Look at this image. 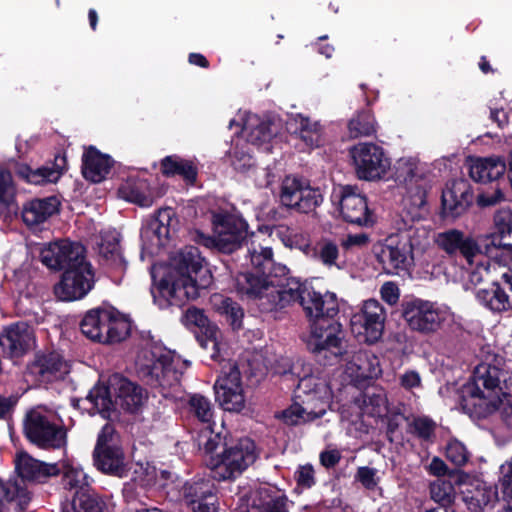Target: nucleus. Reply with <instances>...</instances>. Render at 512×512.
<instances>
[{
    "label": "nucleus",
    "instance_id": "1",
    "mask_svg": "<svg viewBox=\"0 0 512 512\" xmlns=\"http://www.w3.org/2000/svg\"><path fill=\"white\" fill-rule=\"evenodd\" d=\"M211 283V274L204 265L199 251L188 247L180 251L171 262L167 275L160 281L154 300L160 308L181 306L196 299L200 289Z\"/></svg>",
    "mask_w": 512,
    "mask_h": 512
},
{
    "label": "nucleus",
    "instance_id": "2",
    "mask_svg": "<svg viewBox=\"0 0 512 512\" xmlns=\"http://www.w3.org/2000/svg\"><path fill=\"white\" fill-rule=\"evenodd\" d=\"M509 385L506 373L489 363L479 364L470 381L460 389V401L464 411L478 417H486L500 409L501 418L512 430V395L502 393L500 386Z\"/></svg>",
    "mask_w": 512,
    "mask_h": 512
},
{
    "label": "nucleus",
    "instance_id": "3",
    "mask_svg": "<svg viewBox=\"0 0 512 512\" xmlns=\"http://www.w3.org/2000/svg\"><path fill=\"white\" fill-rule=\"evenodd\" d=\"M253 270L239 273L235 278L237 292L248 299L257 301L262 312H266L263 306L264 299H269V294L279 295L286 289V282L293 279L288 277L289 269L276 263L270 247H264L255 241L247 248Z\"/></svg>",
    "mask_w": 512,
    "mask_h": 512
},
{
    "label": "nucleus",
    "instance_id": "4",
    "mask_svg": "<svg viewBox=\"0 0 512 512\" xmlns=\"http://www.w3.org/2000/svg\"><path fill=\"white\" fill-rule=\"evenodd\" d=\"M187 365V361L182 362L169 350L155 343L141 348L135 360L138 376L157 389L164 398L175 401L183 396L181 369Z\"/></svg>",
    "mask_w": 512,
    "mask_h": 512
},
{
    "label": "nucleus",
    "instance_id": "5",
    "mask_svg": "<svg viewBox=\"0 0 512 512\" xmlns=\"http://www.w3.org/2000/svg\"><path fill=\"white\" fill-rule=\"evenodd\" d=\"M268 298L263 301L266 312L277 311L299 301L311 323L334 319L339 313V304L334 293L321 294L296 278L286 282V289L282 293L274 296L270 293Z\"/></svg>",
    "mask_w": 512,
    "mask_h": 512
},
{
    "label": "nucleus",
    "instance_id": "6",
    "mask_svg": "<svg viewBox=\"0 0 512 512\" xmlns=\"http://www.w3.org/2000/svg\"><path fill=\"white\" fill-rule=\"evenodd\" d=\"M294 393L302 404L294 403L282 412V418L288 425H298L322 417L332 396L326 378L316 374L300 377Z\"/></svg>",
    "mask_w": 512,
    "mask_h": 512
},
{
    "label": "nucleus",
    "instance_id": "7",
    "mask_svg": "<svg viewBox=\"0 0 512 512\" xmlns=\"http://www.w3.org/2000/svg\"><path fill=\"white\" fill-rule=\"evenodd\" d=\"M428 244V232L423 227L403 222L398 232L386 239L378 259L388 273L398 274L407 270L415 253H422Z\"/></svg>",
    "mask_w": 512,
    "mask_h": 512
},
{
    "label": "nucleus",
    "instance_id": "8",
    "mask_svg": "<svg viewBox=\"0 0 512 512\" xmlns=\"http://www.w3.org/2000/svg\"><path fill=\"white\" fill-rule=\"evenodd\" d=\"M87 399L100 414L108 417L117 405L130 412L137 411L147 400V394L136 383L114 374L109 378L107 385L94 386Z\"/></svg>",
    "mask_w": 512,
    "mask_h": 512
},
{
    "label": "nucleus",
    "instance_id": "9",
    "mask_svg": "<svg viewBox=\"0 0 512 512\" xmlns=\"http://www.w3.org/2000/svg\"><path fill=\"white\" fill-rule=\"evenodd\" d=\"M26 438L43 449H60L67 443V432L56 411L45 405L29 409L23 420Z\"/></svg>",
    "mask_w": 512,
    "mask_h": 512
},
{
    "label": "nucleus",
    "instance_id": "10",
    "mask_svg": "<svg viewBox=\"0 0 512 512\" xmlns=\"http://www.w3.org/2000/svg\"><path fill=\"white\" fill-rule=\"evenodd\" d=\"M80 328L92 341L113 344L129 336L131 323L114 307L102 306L88 311L81 321Z\"/></svg>",
    "mask_w": 512,
    "mask_h": 512
},
{
    "label": "nucleus",
    "instance_id": "11",
    "mask_svg": "<svg viewBox=\"0 0 512 512\" xmlns=\"http://www.w3.org/2000/svg\"><path fill=\"white\" fill-rule=\"evenodd\" d=\"M256 445L250 438H241L226 444L223 450L207 459L212 477L218 481L240 476L257 459Z\"/></svg>",
    "mask_w": 512,
    "mask_h": 512
},
{
    "label": "nucleus",
    "instance_id": "12",
    "mask_svg": "<svg viewBox=\"0 0 512 512\" xmlns=\"http://www.w3.org/2000/svg\"><path fill=\"white\" fill-rule=\"evenodd\" d=\"M213 235L196 231L194 240L207 247L216 248L224 253H231L245 239L248 225L246 221L230 213L214 212L212 214Z\"/></svg>",
    "mask_w": 512,
    "mask_h": 512
},
{
    "label": "nucleus",
    "instance_id": "13",
    "mask_svg": "<svg viewBox=\"0 0 512 512\" xmlns=\"http://www.w3.org/2000/svg\"><path fill=\"white\" fill-rule=\"evenodd\" d=\"M60 471L66 490L74 491L71 501L63 506L62 512H102L103 504L88 491V477L83 469L70 461H63Z\"/></svg>",
    "mask_w": 512,
    "mask_h": 512
},
{
    "label": "nucleus",
    "instance_id": "14",
    "mask_svg": "<svg viewBox=\"0 0 512 512\" xmlns=\"http://www.w3.org/2000/svg\"><path fill=\"white\" fill-rule=\"evenodd\" d=\"M356 175L365 181L384 178L390 169V159L382 147L370 142H362L350 150Z\"/></svg>",
    "mask_w": 512,
    "mask_h": 512
},
{
    "label": "nucleus",
    "instance_id": "15",
    "mask_svg": "<svg viewBox=\"0 0 512 512\" xmlns=\"http://www.w3.org/2000/svg\"><path fill=\"white\" fill-rule=\"evenodd\" d=\"M95 282L91 264L85 257L66 269L61 281L55 285L54 292L61 301H74L83 298L93 288Z\"/></svg>",
    "mask_w": 512,
    "mask_h": 512
},
{
    "label": "nucleus",
    "instance_id": "16",
    "mask_svg": "<svg viewBox=\"0 0 512 512\" xmlns=\"http://www.w3.org/2000/svg\"><path fill=\"white\" fill-rule=\"evenodd\" d=\"M386 311L376 299L363 302L359 312L351 317V330L361 340L374 343L383 333Z\"/></svg>",
    "mask_w": 512,
    "mask_h": 512
},
{
    "label": "nucleus",
    "instance_id": "17",
    "mask_svg": "<svg viewBox=\"0 0 512 512\" xmlns=\"http://www.w3.org/2000/svg\"><path fill=\"white\" fill-rule=\"evenodd\" d=\"M395 179L406 186L404 202L413 208H421L426 204L427 184L423 167L413 158H401L396 163Z\"/></svg>",
    "mask_w": 512,
    "mask_h": 512
},
{
    "label": "nucleus",
    "instance_id": "18",
    "mask_svg": "<svg viewBox=\"0 0 512 512\" xmlns=\"http://www.w3.org/2000/svg\"><path fill=\"white\" fill-rule=\"evenodd\" d=\"M403 318L414 331L424 334L437 331L446 318V312L434 303L416 299L403 305Z\"/></svg>",
    "mask_w": 512,
    "mask_h": 512
},
{
    "label": "nucleus",
    "instance_id": "19",
    "mask_svg": "<svg viewBox=\"0 0 512 512\" xmlns=\"http://www.w3.org/2000/svg\"><path fill=\"white\" fill-rule=\"evenodd\" d=\"M216 400L227 411L239 412L245 406L244 391L238 367L229 363L223 367L214 384Z\"/></svg>",
    "mask_w": 512,
    "mask_h": 512
},
{
    "label": "nucleus",
    "instance_id": "20",
    "mask_svg": "<svg viewBox=\"0 0 512 512\" xmlns=\"http://www.w3.org/2000/svg\"><path fill=\"white\" fill-rule=\"evenodd\" d=\"M322 199L320 191L303 180L286 177L282 182L280 201L287 208L309 213L320 205Z\"/></svg>",
    "mask_w": 512,
    "mask_h": 512
},
{
    "label": "nucleus",
    "instance_id": "21",
    "mask_svg": "<svg viewBox=\"0 0 512 512\" xmlns=\"http://www.w3.org/2000/svg\"><path fill=\"white\" fill-rule=\"evenodd\" d=\"M434 241L447 254L451 256L460 254L467 265H472L474 259L484 252L479 238L475 239L457 229H448L437 233Z\"/></svg>",
    "mask_w": 512,
    "mask_h": 512
},
{
    "label": "nucleus",
    "instance_id": "22",
    "mask_svg": "<svg viewBox=\"0 0 512 512\" xmlns=\"http://www.w3.org/2000/svg\"><path fill=\"white\" fill-rule=\"evenodd\" d=\"M333 197L338 200L343 218L352 224L369 226L374 223L373 213L368 208L367 200L356 187L342 186Z\"/></svg>",
    "mask_w": 512,
    "mask_h": 512
},
{
    "label": "nucleus",
    "instance_id": "23",
    "mask_svg": "<svg viewBox=\"0 0 512 512\" xmlns=\"http://www.w3.org/2000/svg\"><path fill=\"white\" fill-rule=\"evenodd\" d=\"M70 371L66 360L56 351H41L27 365V374L39 383L63 379Z\"/></svg>",
    "mask_w": 512,
    "mask_h": 512
},
{
    "label": "nucleus",
    "instance_id": "24",
    "mask_svg": "<svg viewBox=\"0 0 512 512\" xmlns=\"http://www.w3.org/2000/svg\"><path fill=\"white\" fill-rule=\"evenodd\" d=\"M307 345L312 352L328 350L335 356L342 355L343 333L340 324L333 319L312 322Z\"/></svg>",
    "mask_w": 512,
    "mask_h": 512
},
{
    "label": "nucleus",
    "instance_id": "25",
    "mask_svg": "<svg viewBox=\"0 0 512 512\" xmlns=\"http://www.w3.org/2000/svg\"><path fill=\"white\" fill-rule=\"evenodd\" d=\"M35 332L26 322H17L3 329L0 334V347L10 358H19L35 346Z\"/></svg>",
    "mask_w": 512,
    "mask_h": 512
},
{
    "label": "nucleus",
    "instance_id": "26",
    "mask_svg": "<svg viewBox=\"0 0 512 512\" xmlns=\"http://www.w3.org/2000/svg\"><path fill=\"white\" fill-rule=\"evenodd\" d=\"M84 247L69 240H60L50 243L41 249V262L50 269H68L81 261L84 256Z\"/></svg>",
    "mask_w": 512,
    "mask_h": 512
},
{
    "label": "nucleus",
    "instance_id": "27",
    "mask_svg": "<svg viewBox=\"0 0 512 512\" xmlns=\"http://www.w3.org/2000/svg\"><path fill=\"white\" fill-rule=\"evenodd\" d=\"M484 252L489 254L492 248L512 251V209H498L493 218V232L479 236Z\"/></svg>",
    "mask_w": 512,
    "mask_h": 512
},
{
    "label": "nucleus",
    "instance_id": "28",
    "mask_svg": "<svg viewBox=\"0 0 512 512\" xmlns=\"http://www.w3.org/2000/svg\"><path fill=\"white\" fill-rule=\"evenodd\" d=\"M462 484V498L471 512L493 508L498 501L497 489L479 478L468 479Z\"/></svg>",
    "mask_w": 512,
    "mask_h": 512
},
{
    "label": "nucleus",
    "instance_id": "29",
    "mask_svg": "<svg viewBox=\"0 0 512 512\" xmlns=\"http://www.w3.org/2000/svg\"><path fill=\"white\" fill-rule=\"evenodd\" d=\"M473 194L467 181L458 179L447 184L442 193V204L452 217L461 215L472 203Z\"/></svg>",
    "mask_w": 512,
    "mask_h": 512
},
{
    "label": "nucleus",
    "instance_id": "30",
    "mask_svg": "<svg viewBox=\"0 0 512 512\" xmlns=\"http://www.w3.org/2000/svg\"><path fill=\"white\" fill-rule=\"evenodd\" d=\"M15 469L18 475L26 481H43L50 476L57 475L60 472L56 464H47L41 462L28 453L18 452L15 458Z\"/></svg>",
    "mask_w": 512,
    "mask_h": 512
},
{
    "label": "nucleus",
    "instance_id": "31",
    "mask_svg": "<svg viewBox=\"0 0 512 512\" xmlns=\"http://www.w3.org/2000/svg\"><path fill=\"white\" fill-rule=\"evenodd\" d=\"M468 165L470 177L480 183L495 181L506 171V164L500 157L470 158Z\"/></svg>",
    "mask_w": 512,
    "mask_h": 512
},
{
    "label": "nucleus",
    "instance_id": "32",
    "mask_svg": "<svg viewBox=\"0 0 512 512\" xmlns=\"http://www.w3.org/2000/svg\"><path fill=\"white\" fill-rule=\"evenodd\" d=\"M59 205V200L54 196L28 201L21 211L22 220L28 227L38 226L55 214Z\"/></svg>",
    "mask_w": 512,
    "mask_h": 512
},
{
    "label": "nucleus",
    "instance_id": "33",
    "mask_svg": "<svg viewBox=\"0 0 512 512\" xmlns=\"http://www.w3.org/2000/svg\"><path fill=\"white\" fill-rule=\"evenodd\" d=\"M82 162L84 178L94 183L104 180L113 165V160L110 156L100 153L92 146L83 154Z\"/></svg>",
    "mask_w": 512,
    "mask_h": 512
},
{
    "label": "nucleus",
    "instance_id": "34",
    "mask_svg": "<svg viewBox=\"0 0 512 512\" xmlns=\"http://www.w3.org/2000/svg\"><path fill=\"white\" fill-rule=\"evenodd\" d=\"M173 212L170 208L160 209L157 215L141 229V240L144 246H158L163 238L169 237V225Z\"/></svg>",
    "mask_w": 512,
    "mask_h": 512
},
{
    "label": "nucleus",
    "instance_id": "35",
    "mask_svg": "<svg viewBox=\"0 0 512 512\" xmlns=\"http://www.w3.org/2000/svg\"><path fill=\"white\" fill-rule=\"evenodd\" d=\"M65 169V156L57 155L51 165H45L35 170L22 165L18 167L17 174L27 182L39 185L46 182H56L61 177Z\"/></svg>",
    "mask_w": 512,
    "mask_h": 512
},
{
    "label": "nucleus",
    "instance_id": "36",
    "mask_svg": "<svg viewBox=\"0 0 512 512\" xmlns=\"http://www.w3.org/2000/svg\"><path fill=\"white\" fill-rule=\"evenodd\" d=\"M118 194L122 199L140 207H150L159 197L147 180L133 178L128 179L120 186Z\"/></svg>",
    "mask_w": 512,
    "mask_h": 512
},
{
    "label": "nucleus",
    "instance_id": "37",
    "mask_svg": "<svg viewBox=\"0 0 512 512\" xmlns=\"http://www.w3.org/2000/svg\"><path fill=\"white\" fill-rule=\"evenodd\" d=\"M120 234L115 229L101 232L97 242L99 255L120 271L126 269V261L120 247Z\"/></svg>",
    "mask_w": 512,
    "mask_h": 512
},
{
    "label": "nucleus",
    "instance_id": "38",
    "mask_svg": "<svg viewBox=\"0 0 512 512\" xmlns=\"http://www.w3.org/2000/svg\"><path fill=\"white\" fill-rule=\"evenodd\" d=\"M94 465L102 472L123 477L126 473L123 452L114 446L100 448L95 447Z\"/></svg>",
    "mask_w": 512,
    "mask_h": 512
},
{
    "label": "nucleus",
    "instance_id": "39",
    "mask_svg": "<svg viewBox=\"0 0 512 512\" xmlns=\"http://www.w3.org/2000/svg\"><path fill=\"white\" fill-rule=\"evenodd\" d=\"M241 133L248 143L255 146L269 142L273 135L269 123L251 113L245 115Z\"/></svg>",
    "mask_w": 512,
    "mask_h": 512
},
{
    "label": "nucleus",
    "instance_id": "40",
    "mask_svg": "<svg viewBox=\"0 0 512 512\" xmlns=\"http://www.w3.org/2000/svg\"><path fill=\"white\" fill-rule=\"evenodd\" d=\"M476 299L492 312L512 311V290L507 291L492 285L491 289L478 290Z\"/></svg>",
    "mask_w": 512,
    "mask_h": 512
},
{
    "label": "nucleus",
    "instance_id": "41",
    "mask_svg": "<svg viewBox=\"0 0 512 512\" xmlns=\"http://www.w3.org/2000/svg\"><path fill=\"white\" fill-rule=\"evenodd\" d=\"M248 512H288V510L284 498L273 488L264 486L254 493Z\"/></svg>",
    "mask_w": 512,
    "mask_h": 512
},
{
    "label": "nucleus",
    "instance_id": "42",
    "mask_svg": "<svg viewBox=\"0 0 512 512\" xmlns=\"http://www.w3.org/2000/svg\"><path fill=\"white\" fill-rule=\"evenodd\" d=\"M161 172L166 177L181 176L186 182L193 184L197 177V168L192 161L177 155L166 156L161 160Z\"/></svg>",
    "mask_w": 512,
    "mask_h": 512
},
{
    "label": "nucleus",
    "instance_id": "43",
    "mask_svg": "<svg viewBox=\"0 0 512 512\" xmlns=\"http://www.w3.org/2000/svg\"><path fill=\"white\" fill-rule=\"evenodd\" d=\"M347 369L351 375L361 379H373L381 374L379 359L374 354L367 352L356 353Z\"/></svg>",
    "mask_w": 512,
    "mask_h": 512
},
{
    "label": "nucleus",
    "instance_id": "44",
    "mask_svg": "<svg viewBox=\"0 0 512 512\" xmlns=\"http://www.w3.org/2000/svg\"><path fill=\"white\" fill-rule=\"evenodd\" d=\"M289 125L294 128V133L299 135L306 146L313 148L320 145L322 131L317 121H312L308 117L297 114L290 120Z\"/></svg>",
    "mask_w": 512,
    "mask_h": 512
},
{
    "label": "nucleus",
    "instance_id": "45",
    "mask_svg": "<svg viewBox=\"0 0 512 512\" xmlns=\"http://www.w3.org/2000/svg\"><path fill=\"white\" fill-rule=\"evenodd\" d=\"M452 477L454 476L449 474V479L437 478L430 484L431 498L443 507L426 510L425 512H454L453 510L450 511L446 508V506L450 505L455 499V489L452 481L450 480Z\"/></svg>",
    "mask_w": 512,
    "mask_h": 512
},
{
    "label": "nucleus",
    "instance_id": "46",
    "mask_svg": "<svg viewBox=\"0 0 512 512\" xmlns=\"http://www.w3.org/2000/svg\"><path fill=\"white\" fill-rule=\"evenodd\" d=\"M30 500L29 492L16 483L4 484L0 480V512H7L13 503L20 508Z\"/></svg>",
    "mask_w": 512,
    "mask_h": 512
},
{
    "label": "nucleus",
    "instance_id": "47",
    "mask_svg": "<svg viewBox=\"0 0 512 512\" xmlns=\"http://www.w3.org/2000/svg\"><path fill=\"white\" fill-rule=\"evenodd\" d=\"M484 254L486 253L483 252L481 256L475 258L472 265H468V281L472 285L494 281V262L484 257Z\"/></svg>",
    "mask_w": 512,
    "mask_h": 512
},
{
    "label": "nucleus",
    "instance_id": "48",
    "mask_svg": "<svg viewBox=\"0 0 512 512\" xmlns=\"http://www.w3.org/2000/svg\"><path fill=\"white\" fill-rule=\"evenodd\" d=\"M362 410L373 417H382L388 413V401L383 390H369L362 396Z\"/></svg>",
    "mask_w": 512,
    "mask_h": 512
},
{
    "label": "nucleus",
    "instance_id": "49",
    "mask_svg": "<svg viewBox=\"0 0 512 512\" xmlns=\"http://www.w3.org/2000/svg\"><path fill=\"white\" fill-rule=\"evenodd\" d=\"M348 130L353 138L370 136L376 132L375 118L370 111H361L349 121Z\"/></svg>",
    "mask_w": 512,
    "mask_h": 512
},
{
    "label": "nucleus",
    "instance_id": "50",
    "mask_svg": "<svg viewBox=\"0 0 512 512\" xmlns=\"http://www.w3.org/2000/svg\"><path fill=\"white\" fill-rule=\"evenodd\" d=\"M183 497L188 505L192 506L205 498L214 494L213 486L210 481L199 480L192 483H186L182 490Z\"/></svg>",
    "mask_w": 512,
    "mask_h": 512
},
{
    "label": "nucleus",
    "instance_id": "51",
    "mask_svg": "<svg viewBox=\"0 0 512 512\" xmlns=\"http://www.w3.org/2000/svg\"><path fill=\"white\" fill-rule=\"evenodd\" d=\"M197 340L201 347L211 351V357L216 358L221 346V332L214 324H207L203 329L199 330Z\"/></svg>",
    "mask_w": 512,
    "mask_h": 512
},
{
    "label": "nucleus",
    "instance_id": "52",
    "mask_svg": "<svg viewBox=\"0 0 512 512\" xmlns=\"http://www.w3.org/2000/svg\"><path fill=\"white\" fill-rule=\"evenodd\" d=\"M189 411L199 421L207 424L211 423L214 415V409L211 401L201 394H194L190 396Z\"/></svg>",
    "mask_w": 512,
    "mask_h": 512
},
{
    "label": "nucleus",
    "instance_id": "53",
    "mask_svg": "<svg viewBox=\"0 0 512 512\" xmlns=\"http://www.w3.org/2000/svg\"><path fill=\"white\" fill-rule=\"evenodd\" d=\"M214 303L220 313L229 317L233 328L240 327L244 313L242 308L236 302L230 298L216 295L214 297Z\"/></svg>",
    "mask_w": 512,
    "mask_h": 512
},
{
    "label": "nucleus",
    "instance_id": "54",
    "mask_svg": "<svg viewBox=\"0 0 512 512\" xmlns=\"http://www.w3.org/2000/svg\"><path fill=\"white\" fill-rule=\"evenodd\" d=\"M315 258L326 267H337L339 258V248L336 243L330 240H322L315 247Z\"/></svg>",
    "mask_w": 512,
    "mask_h": 512
},
{
    "label": "nucleus",
    "instance_id": "55",
    "mask_svg": "<svg viewBox=\"0 0 512 512\" xmlns=\"http://www.w3.org/2000/svg\"><path fill=\"white\" fill-rule=\"evenodd\" d=\"M15 187L10 172L0 170V209L14 207Z\"/></svg>",
    "mask_w": 512,
    "mask_h": 512
},
{
    "label": "nucleus",
    "instance_id": "56",
    "mask_svg": "<svg viewBox=\"0 0 512 512\" xmlns=\"http://www.w3.org/2000/svg\"><path fill=\"white\" fill-rule=\"evenodd\" d=\"M277 235L286 247L298 248L302 251H305L309 248V244L305 235L297 233L288 227H279L277 230Z\"/></svg>",
    "mask_w": 512,
    "mask_h": 512
},
{
    "label": "nucleus",
    "instance_id": "57",
    "mask_svg": "<svg viewBox=\"0 0 512 512\" xmlns=\"http://www.w3.org/2000/svg\"><path fill=\"white\" fill-rule=\"evenodd\" d=\"M498 484L503 499L512 502V456L500 465Z\"/></svg>",
    "mask_w": 512,
    "mask_h": 512
},
{
    "label": "nucleus",
    "instance_id": "58",
    "mask_svg": "<svg viewBox=\"0 0 512 512\" xmlns=\"http://www.w3.org/2000/svg\"><path fill=\"white\" fill-rule=\"evenodd\" d=\"M239 141L240 139H237V142L233 144L234 146L231 148L229 156L233 167L238 171L244 172L253 166V159L248 149H244V147L239 148Z\"/></svg>",
    "mask_w": 512,
    "mask_h": 512
},
{
    "label": "nucleus",
    "instance_id": "59",
    "mask_svg": "<svg viewBox=\"0 0 512 512\" xmlns=\"http://www.w3.org/2000/svg\"><path fill=\"white\" fill-rule=\"evenodd\" d=\"M446 457L453 464L462 466L467 463L469 453L463 443L458 440H451L446 447Z\"/></svg>",
    "mask_w": 512,
    "mask_h": 512
},
{
    "label": "nucleus",
    "instance_id": "60",
    "mask_svg": "<svg viewBox=\"0 0 512 512\" xmlns=\"http://www.w3.org/2000/svg\"><path fill=\"white\" fill-rule=\"evenodd\" d=\"M494 281L492 285L503 288L507 291L512 290V270L498 262H494Z\"/></svg>",
    "mask_w": 512,
    "mask_h": 512
},
{
    "label": "nucleus",
    "instance_id": "61",
    "mask_svg": "<svg viewBox=\"0 0 512 512\" xmlns=\"http://www.w3.org/2000/svg\"><path fill=\"white\" fill-rule=\"evenodd\" d=\"M183 323L187 327H197L200 330L210 322L202 310L196 307H191L185 312L183 316Z\"/></svg>",
    "mask_w": 512,
    "mask_h": 512
},
{
    "label": "nucleus",
    "instance_id": "62",
    "mask_svg": "<svg viewBox=\"0 0 512 512\" xmlns=\"http://www.w3.org/2000/svg\"><path fill=\"white\" fill-rule=\"evenodd\" d=\"M356 479L369 490H374L378 485L377 470L370 467H360L357 470Z\"/></svg>",
    "mask_w": 512,
    "mask_h": 512
},
{
    "label": "nucleus",
    "instance_id": "63",
    "mask_svg": "<svg viewBox=\"0 0 512 512\" xmlns=\"http://www.w3.org/2000/svg\"><path fill=\"white\" fill-rule=\"evenodd\" d=\"M411 427L419 437L429 439L434 433L435 423L426 417H420L413 420Z\"/></svg>",
    "mask_w": 512,
    "mask_h": 512
},
{
    "label": "nucleus",
    "instance_id": "64",
    "mask_svg": "<svg viewBox=\"0 0 512 512\" xmlns=\"http://www.w3.org/2000/svg\"><path fill=\"white\" fill-rule=\"evenodd\" d=\"M381 299L388 305H396L400 298V290L395 282L387 281L380 288Z\"/></svg>",
    "mask_w": 512,
    "mask_h": 512
}]
</instances>
